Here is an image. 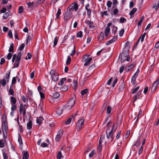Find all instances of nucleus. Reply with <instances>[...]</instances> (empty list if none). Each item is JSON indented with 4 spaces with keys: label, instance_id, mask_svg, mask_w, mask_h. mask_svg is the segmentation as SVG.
I'll list each match as a JSON object with an SVG mask.
<instances>
[{
    "label": "nucleus",
    "instance_id": "f257e3e1",
    "mask_svg": "<svg viewBox=\"0 0 159 159\" xmlns=\"http://www.w3.org/2000/svg\"><path fill=\"white\" fill-rule=\"evenodd\" d=\"M129 50L127 49H123L121 54V61L122 62H124L125 61H129L130 58L129 55Z\"/></svg>",
    "mask_w": 159,
    "mask_h": 159
},
{
    "label": "nucleus",
    "instance_id": "f03ea898",
    "mask_svg": "<svg viewBox=\"0 0 159 159\" xmlns=\"http://www.w3.org/2000/svg\"><path fill=\"white\" fill-rule=\"evenodd\" d=\"M75 98H72L64 106V110H69L73 106L75 103Z\"/></svg>",
    "mask_w": 159,
    "mask_h": 159
},
{
    "label": "nucleus",
    "instance_id": "7ed1b4c3",
    "mask_svg": "<svg viewBox=\"0 0 159 159\" xmlns=\"http://www.w3.org/2000/svg\"><path fill=\"white\" fill-rule=\"evenodd\" d=\"M50 74L52 78V80L56 82L58 79V74L55 70H52L50 71Z\"/></svg>",
    "mask_w": 159,
    "mask_h": 159
},
{
    "label": "nucleus",
    "instance_id": "20e7f679",
    "mask_svg": "<svg viewBox=\"0 0 159 159\" xmlns=\"http://www.w3.org/2000/svg\"><path fill=\"white\" fill-rule=\"evenodd\" d=\"M84 120L81 119L79 120L77 123L76 129L77 131H80L84 126Z\"/></svg>",
    "mask_w": 159,
    "mask_h": 159
},
{
    "label": "nucleus",
    "instance_id": "39448f33",
    "mask_svg": "<svg viewBox=\"0 0 159 159\" xmlns=\"http://www.w3.org/2000/svg\"><path fill=\"white\" fill-rule=\"evenodd\" d=\"M88 58L87 55H85L84 56L82 59V61H85L84 64V66H88L92 60L91 57Z\"/></svg>",
    "mask_w": 159,
    "mask_h": 159
},
{
    "label": "nucleus",
    "instance_id": "423d86ee",
    "mask_svg": "<svg viewBox=\"0 0 159 159\" xmlns=\"http://www.w3.org/2000/svg\"><path fill=\"white\" fill-rule=\"evenodd\" d=\"M72 17V14L70 11H67L65 13L64 16V19L65 21H67L70 19Z\"/></svg>",
    "mask_w": 159,
    "mask_h": 159
},
{
    "label": "nucleus",
    "instance_id": "0eeeda50",
    "mask_svg": "<svg viewBox=\"0 0 159 159\" xmlns=\"http://www.w3.org/2000/svg\"><path fill=\"white\" fill-rule=\"evenodd\" d=\"M112 25V23L110 22L108 23L107 25V26L105 29L104 31V34L105 36L107 37L110 34V27Z\"/></svg>",
    "mask_w": 159,
    "mask_h": 159
},
{
    "label": "nucleus",
    "instance_id": "6e6552de",
    "mask_svg": "<svg viewBox=\"0 0 159 159\" xmlns=\"http://www.w3.org/2000/svg\"><path fill=\"white\" fill-rule=\"evenodd\" d=\"M159 83V78L156 80L153 83V85L151 87V91L152 92H155L157 89V87Z\"/></svg>",
    "mask_w": 159,
    "mask_h": 159
},
{
    "label": "nucleus",
    "instance_id": "1a4fd4ad",
    "mask_svg": "<svg viewBox=\"0 0 159 159\" xmlns=\"http://www.w3.org/2000/svg\"><path fill=\"white\" fill-rule=\"evenodd\" d=\"M159 83V78L156 80L153 83V85L151 87V91L152 92H155L157 89V87Z\"/></svg>",
    "mask_w": 159,
    "mask_h": 159
},
{
    "label": "nucleus",
    "instance_id": "9d476101",
    "mask_svg": "<svg viewBox=\"0 0 159 159\" xmlns=\"http://www.w3.org/2000/svg\"><path fill=\"white\" fill-rule=\"evenodd\" d=\"M108 129H107L106 131V134L107 135V138L108 139H111V141H112L114 139V137L113 136V133L110 131L108 133Z\"/></svg>",
    "mask_w": 159,
    "mask_h": 159
},
{
    "label": "nucleus",
    "instance_id": "9b49d317",
    "mask_svg": "<svg viewBox=\"0 0 159 159\" xmlns=\"http://www.w3.org/2000/svg\"><path fill=\"white\" fill-rule=\"evenodd\" d=\"M63 130H60L58 131L55 138L56 141L58 142L59 141L63 135Z\"/></svg>",
    "mask_w": 159,
    "mask_h": 159
},
{
    "label": "nucleus",
    "instance_id": "f8f14e48",
    "mask_svg": "<svg viewBox=\"0 0 159 159\" xmlns=\"http://www.w3.org/2000/svg\"><path fill=\"white\" fill-rule=\"evenodd\" d=\"M78 5L77 3H73L70 6H69L68 9L71 11V10L74 9L75 11H76L78 9Z\"/></svg>",
    "mask_w": 159,
    "mask_h": 159
},
{
    "label": "nucleus",
    "instance_id": "ddd939ff",
    "mask_svg": "<svg viewBox=\"0 0 159 159\" xmlns=\"http://www.w3.org/2000/svg\"><path fill=\"white\" fill-rule=\"evenodd\" d=\"M86 23L87 24L90 28L93 29L95 27V26L94 25L93 22L89 20L85 21Z\"/></svg>",
    "mask_w": 159,
    "mask_h": 159
},
{
    "label": "nucleus",
    "instance_id": "4468645a",
    "mask_svg": "<svg viewBox=\"0 0 159 159\" xmlns=\"http://www.w3.org/2000/svg\"><path fill=\"white\" fill-rule=\"evenodd\" d=\"M28 107V106L26 104H24V105L23 104H20V106L19 107V112L20 114H21L23 111V110H24V108H27Z\"/></svg>",
    "mask_w": 159,
    "mask_h": 159
},
{
    "label": "nucleus",
    "instance_id": "2eb2a0df",
    "mask_svg": "<svg viewBox=\"0 0 159 159\" xmlns=\"http://www.w3.org/2000/svg\"><path fill=\"white\" fill-rule=\"evenodd\" d=\"M36 37L34 34L31 33L29 34L28 35L26 40H32V39H36Z\"/></svg>",
    "mask_w": 159,
    "mask_h": 159
},
{
    "label": "nucleus",
    "instance_id": "dca6fc26",
    "mask_svg": "<svg viewBox=\"0 0 159 159\" xmlns=\"http://www.w3.org/2000/svg\"><path fill=\"white\" fill-rule=\"evenodd\" d=\"M52 96L54 98H57L60 97V94L58 92L54 91V92L52 93Z\"/></svg>",
    "mask_w": 159,
    "mask_h": 159
},
{
    "label": "nucleus",
    "instance_id": "f3484780",
    "mask_svg": "<svg viewBox=\"0 0 159 159\" xmlns=\"http://www.w3.org/2000/svg\"><path fill=\"white\" fill-rule=\"evenodd\" d=\"M63 112V109L60 107H58L56 110V112L58 115H60Z\"/></svg>",
    "mask_w": 159,
    "mask_h": 159
},
{
    "label": "nucleus",
    "instance_id": "a211bd4d",
    "mask_svg": "<svg viewBox=\"0 0 159 159\" xmlns=\"http://www.w3.org/2000/svg\"><path fill=\"white\" fill-rule=\"evenodd\" d=\"M23 159H28L29 157V154L27 151L23 152H22Z\"/></svg>",
    "mask_w": 159,
    "mask_h": 159
},
{
    "label": "nucleus",
    "instance_id": "6ab92c4d",
    "mask_svg": "<svg viewBox=\"0 0 159 159\" xmlns=\"http://www.w3.org/2000/svg\"><path fill=\"white\" fill-rule=\"evenodd\" d=\"M43 117L40 116L39 118H37L36 120V122L37 124L40 125L42 123V121L43 120Z\"/></svg>",
    "mask_w": 159,
    "mask_h": 159
},
{
    "label": "nucleus",
    "instance_id": "aec40b11",
    "mask_svg": "<svg viewBox=\"0 0 159 159\" xmlns=\"http://www.w3.org/2000/svg\"><path fill=\"white\" fill-rule=\"evenodd\" d=\"M20 61V60L16 59L12 68H17L19 66Z\"/></svg>",
    "mask_w": 159,
    "mask_h": 159
},
{
    "label": "nucleus",
    "instance_id": "412c9836",
    "mask_svg": "<svg viewBox=\"0 0 159 159\" xmlns=\"http://www.w3.org/2000/svg\"><path fill=\"white\" fill-rule=\"evenodd\" d=\"M2 130L4 134V136H5V134L4 132H5L7 134V125H2Z\"/></svg>",
    "mask_w": 159,
    "mask_h": 159
},
{
    "label": "nucleus",
    "instance_id": "4be33fe9",
    "mask_svg": "<svg viewBox=\"0 0 159 159\" xmlns=\"http://www.w3.org/2000/svg\"><path fill=\"white\" fill-rule=\"evenodd\" d=\"M32 121L30 120L27 124V129H30L32 128Z\"/></svg>",
    "mask_w": 159,
    "mask_h": 159
},
{
    "label": "nucleus",
    "instance_id": "5701e85b",
    "mask_svg": "<svg viewBox=\"0 0 159 159\" xmlns=\"http://www.w3.org/2000/svg\"><path fill=\"white\" fill-rule=\"evenodd\" d=\"M141 91L139 92V91L138 93H137L135 95V96L134 97V99L133 102L136 101L137 99L138 98H139V97L140 95L141 94Z\"/></svg>",
    "mask_w": 159,
    "mask_h": 159
},
{
    "label": "nucleus",
    "instance_id": "b1692460",
    "mask_svg": "<svg viewBox=\"0 0 159 159\" xmlns=\"http://www.w3.org/2000/svg\"><path fill=\"white\" fill-rule=\"evenodd\" d=\"M10 98L11 100V105H12V104H15L16 103V98L15 97L12 96Z\"/></svg>",
    "mask_w": 159,
    "mask_h": 159
},
{
    "label": "nucleus",
    "instance_id": "393cba45",
    "mask_svg": "<svg viewBox=\"0 0 159 159\" xmlns=\"http://www.w3.org/2000/svg\"><path fill=\"white\" fill-rule=\"evenodd\" d=\"M129 44V41H127L125 43V48L123 49H127L128 50H129L130 48Z\"/></svg>",
    "mask_w": 159,
    "mask_h": 159
},
{
    "label": "nucleus",
    "instance_id": "a878e982",
    "mask_svg": "<svg viewBox=\"0 0 159 159\" xmlns=\"http://www.w3.org/2000/svg\"><path fill=\"white\" fill-rule=\"evenodd\" d=\"M13 86L11 85L10 87V89L9 90V93L11 95L13 96L14 95V91L13 90Z\"/></svg>",
    "mask_w": 159,
    "mask_h": 159
},
{
    "label": "nucleus",
    "instance_id": "bb28decb",
    "mask_svg": "<svg viewBox=\"0 0 159 159\" xmlns=\"http://www.w3.org/2000/svg\"><path fill=\"white\" fill-rule=\"evenodd\" d=\"M57 159H61V158H63V156H62L61 152V151H59L57 155Z\"/></svg>",
    "mask_w": 159,
    "mask_h": 159
},
{
    "label": "nucleus",
    "instance_id": "cd10ccee",
    "mask_svg": "<svg viewBox=\"0 0 159 159\" xmlns=\"http://www.w3.org/2000/svg\"><path fill=\"white\" fill-rule=\"evenodd\" d=\"M89 89H86L81 91V94L82 96H83L85 94H86L88 92Z\"/></svg>",
    "mask_w": 159,
    "mask_h": 159
},
{
    "label": "nucleus",
    "instance_id": "c85d7f7f",
    "mask_svg": "<svg viewBox=\"0 0 159 159\" xmlns=\"http://www.w3.org/2000/svg\"><path fill=\"white\" fill-rule=\"evenodd\" d=\"M68 89V87L65 85H64L62 86L61 88V89L62 91H66Z\"/></svg>",
    "mask_w": 159,
    "mask_h": 159
},
{
    "label": "nucleus",
    "instance_id": "c756f323",
    "mask_svg": "<svg viewBox=\"0 0 159 159\" xmlns=\"http://www.w3.org/2000/svg\"><path fill=\"white\" fill-rule=\"evenodd\" d=\"M137 9L136 8H134L129 13V15L130 16H132L137 11Z\"/></svg>",
    "mask_w": 159,
    "mask_h": 159
},
{
    "label": "nucleus",
    "instance_id": "7c9ffc66",
    "mask_svg": "<svg viewBox=\"0 0 159 159\" xmlns=\"http://www.w3.org/2000/svg\"><path fill=\"white\" fill-rule=\"evenodd\" d=\"M10 71H9L8 73H7L6 74V76L4 77V79L5 80H7V82H8L9 81V79L10 77Z\"/></svg>",
    "mask_w": 159,
    "mask_h": 159
},
{
    "label": "nucleus",
    "instance_id": "2f4dec72",
    "mask_svg": "<svg viewBox=\"0 0 159 159\" xmlns=\"http://www.w3.org/2000/svg\"><path fill=\"white\" fill-rule=\"evenodd\" d=\"M0 83L2 84V86L4 87L7 84L6 80L5 79H2L0 81Z\"/></svg>",
    "mask_w": 159,
    "mask_h": 159
},
{
    "label": "nucleus",
    "instance_id": "473e14b6",
    "mask_svg": "<svg viewBox=\"0 0 159 159\" xmlns=\"http://www.w3.org/2000/svg\"><path fill=\"white\" fill-rule=\"evenodd\" d=\"M102 143H99L98 144V152L99 153H101V152L102 151Z\"/></svg>",
    "mask_w": 159,
    "mask_h": 159
},
{
    "label": "nucleus",
    "instance_id": "72a5a7b5",
    "mask_svg": "<svg viewBox=\"0 0 159 159\" xmlns=\"http://www.w3.org/2000/svg\"><path fill=\"white\" fill-rule=\"evenodd\" d=\"M61 14V10L60 9H58L57 13L56 14V18L57 19H59V16Z\"/></svg>",
    "mask_w": 159,
    "mask_h": 159
},
{
    "label": "nucleus",
    "instance_id": "f704fd0d",
    "mask_svg": "<svg viewBox=\"0 0 159 159\" xmlns=\"http://www.w3.org/2000/svg\"><path fill=\"white\" fill-rule=\"evenodd\" d=\"M71 61V58L70 56H68L67 57L66 62V64L67 65H68L70 64V61Z\"/></svg>",
    "mask_w": 159,
    "mask_h": 159
},
{
    "label": "nucleus",
    "instance_id": "c9c22d12",
    "mask_svg": "<svg viewBox=\"0 0 159 159\" xmlns=\"http://www.w3.org/2000/svg\"><path fill=\"white\" fill-rule=\"evenodd\" d=\"M76 36L78 38H81L83 36V32L81 31H80L77 33Z\"/></svg>",
    "mask_w": 159,
    "mask_h": 159
},
{
    "label": "nucleus",
    "instance_id": "e433bc0d",
    "mask_svg": "<svg viewBox=\"0 0 159 159\" xmlns=\"http://www.w3.org/2000/svg\"><path fill=\"white\" fill-rule=\"evenodd\" d=\"M66 78H63L61 79V80L58 83L59 85H62L64 83V81H66Z\"/></svg>",
    "mask_w": 159,
    "mask_h": 159
},
{
    "label": "nucleus",
    "instance_id": "4c0bfd02",
    "mask_svg": "<svg viewBox=\"0 0 159 159\" xmlns=\"http://www.w3.org/2000/svg\"><path fill=\"white\" fill-rule=\"evenodd\" d=\"M23 11V7L22 6H20L19 7L18 11V13L19 14L22 13Z\"/></svg>",
    "mask_w": 159,
    "mask_h": 159
},
{
    "label": "nucleus",
    "instance_id": "58836bf2",
    "mask_svg": "<svg viewBox=\"0 0 159 159\" xmlns=\"http://www.w3.org/2000/svg\"><path fill=\"white\" fill-rule=\"evenodd\" d=\"M14 51V44L11 43V44L9 50V52H13Z\"/></svg>",
    "mask_w": 159,
    "mask_h": 159
},
{
    "label": "nucleus",
    "instance_id": "ea45409f",
    "mask_svg": "<svg viewBox=\"0 0 159 159\" xmlns=\"http://www.w3.org/2000/svg\"><path fill=\"white\" fill-rule=\"evenodd\" d=\"M141 141V139L140 138H138L135 144L134 145V146H136V147L139 146L140 145V143Z\"/></svg>",
    "mask_w": 159,
    "mask_h": 159
},
{
    "label": "nucleus",
    "instance_id": "a19ab883",
    "mask_svg": "<svg viewBox=\"0 0 159 159\" xmlns=\"http://www.w3.org/2000/svg\"><path fill=\"white\" fill-rule=\"evenodd\" d=\"M18 141V142H19L20 144H22L23 142L22 141L21 137L20 134H19Z\"/></svg>",
    "mask_w": 159,
    "mask_h": 159
},
{
    "label": "nucleus",
    "instance_id": "79ce46f5",
    "mask_svg": "<svg viewBox=\"0 0 159 159\" xmlns=\"http://www.w3.org/2000/svg\"><path fill=\"white\" fill-rule=\"evenodd\" d=\"M75 45H74V49L72 51V52L71 53H70V55L71 56H73L75 53Z\"/></svg>",
    "mask_w": 159,
    "mask_h": 159
},
{
    "label": "nucleus",
    "instance_id": "37998d69",
    "mask_svg": "<svg viewBox=\"0 0 159 159\" xmlns=\"http://www.w3.org/2000/svg\"><path fill=\"white\" fill-rule=\"evenodd\" d=\"M117 28L116 27L112 25V30L113 31V33L115 34L117 31Z\"/></svg>",
    "mask_w": 159,
    "mask_h": 159
},
{
    "label": "nucleus",
    "instance_id": "c03bdc74",
    "mask_svg": "<svg viewBox=\"0 0 159 159\" xmlns=\"http://www.w3.org/2000/svg\"><path fill=\"white\" fill-rule=\"evenodd\" d=\"M21 54H22L21 52H18L17 56L16 58V59L20 60Z\"/></svg>",
    "mask_w": 159,
    "mask_h": 159
},
{
    "label": "nucleus",
    "instance_id": "a18cd8bd",
    "mask_svg": "<svg viewBox=\"0 0 159 159\" xmlns=\"http://www.w3.org/2000/svg\"><path fill=\"white\" fill-rule=\"evenodd\" d=\"M159 1L158 2L157 5H154L152 7L153 8H155V11H157V9H158V8H159Z\"/></svg>",
    "mask_w": 159,
    "mask_h": 159
},
{
    "label": "nucleus",
    "instance_id": "49530a36",
    "mask_svg": "<svg viewBox=\"0 0 159 159\" xmlns=\"http://www.w3.org/2000/svg\"><path fill=\"white\" fill-rule=\"evenodd\" d=\"M32 57V55L30 53L28 52L27 54V56L25 58V60H27L28 59H30Z\"/></svg>",
    "mask_w": 159,
    "mask_h": 159
},
{
    "label": "nucleus",
    "instance_id": "de8ad7c7",
    "mask_svg": "<svg viewBox=\"0 0 159 159\" xmlns=\"http://www.w3.org/2000/svg\"><path fill=\"white\" fill-rule=\"evenodd\" d=\"M118 80V78L116 77L115 78V80L113 81V83L112 84V86L113 87H114L115 86V84L116 83Z\"/></svg>",
    "mask_w": 159,
    "mask_h": 159
},
{
    "label": "nucleus",
    "instance_id": "09e8293b",
    "mask_svg": "<svg viewBox=\"0 0 159 159\" xmlns=\"http://www.w3.org/2000/svg\"><path fill=\"white\" fill-rule=\"evenodd\" d=\"M9 16V14L8 13V12H6L4 14L3 16V18L4 19H6Z\"/></svg>",
    "mask_w": 159,
    "mask_h": 159
},
{
    "label": "nucleus",
    "instance_id": "8fccbe9b",
    "mask_svg": "<svg viewBox=\"0 0 159 159\" xmlns=\"http://www.w3.org/2000/svg\"><path fill=\"white\" fill-rule=\"evenodd\" d=\"M118 2L117 0H114L113 2V7H112L115 8L116 7V5L117 4Z\"/></svg>",
    "mask_w": 159,
    "mask_h": 159
},
{
    "label": "nucleus",
    "instance_id": "3c124183",
    "mask_svg": "<svg viewBox=\"0 0 159 159\" xmlns=\"http://www.w3.org/2000/svg\"><path fill=\"white\" fill-rule=\"evenodd\" d=\"M111 107L109 106L107 107V114H109L111 113Z\"/></svg>",
    "mask_w": 159,
    "mask_h": 159
},
{
    "label": "nucleus",
    "instance_id": "603ef678",
    "mask_svg": "<svg viewBox=\"0 0 159 159\" xmlns=\"http://www.w3.org/2000/svg\"><path fill=\"white\" fill-rule=\"evenodd\" d=\"M139 87H140L139 86H138L135 89H133V91L132 92V94L135 93L139 89Z\"/></svg>",
    "mask_w": 159,
    "mask_h": 159
},
{
    "label": "nucleus",
    "instance_id": "864d4df0",
    "mask_svg": "<svg viewBox=\"0 0 159 159\" xmlns=\"http://www.w3.org/2000/svg\"><path fill=\"white\" fill-rule=\"evenodd\" d=\"M87 11V14L88 16H90L91 14V10L89 9H86Z\"/></svg>",
    "mask_w": 159,
    "mask_h": 159
},
{
    "label": "nucleus",
    "instance_id": "5fc2aeb1",
    "mask_svg": "<svg viewBox=\"0 0 159 159\" xmlns=\"http://www.w3.org/2000/svg\"><path fill=\"white\" fill-rule=\"evenodd\" d=\"M146 35V33H144L143 34H142L138 40H143Z\"/></svg>",
    "mask_w": 159,
    "mask_h": 159
},
{
    "label": "nucleus",
    "instance_id": "6e6d98bb",
    "mask_svg": "<svg viewBox=\"0 0 159 159\" xmlns=\"http://www.w3.org/2000/svg\"><path fill=\"white\" fill-rule=\"evenodd\" d=\"M25 46V44L24 43H22L20 46L19 48V50L20 51H22L24 48Z\"/></svg>",
    "mask_w": 159,
    "mask_h": 159
},
{
    "label": "nucleus",
    "instance_id": "4d7b16f0",
    "mask_svg": "<svg viewBox=\"0 0 159 159\" xmlns=\"http://www.w3.org/2000/svg\"><path fill=\"white\" fill-rule=\"evenodd\" d=\"M72 120V119L71 118H70L68 119L65 122V123L66 125H68L71 122Z\"/></svg>",
    "mask_w": 159,
    "mask_h": 159
},
{
    "label": "nucleus",
    "instance_id": "13d9d810",
    "mask_svg": "<svg viewBox=\"0 0 159 159\" xmlns=\"http://www.w3.org/2000/svg\"><path fill=\"white\" fill-rule=\"evenodd\" d=\"M11 107V110L12 111L15 110L16 109L17 106L15 104H12Z\"/></svg>",
    "mask_w": 159,
    "mask_h": 159
},
{
    "label": "nucleus",
    "instance_id": "bf43d9fd",
    "mask_svg": "<svg viewBox=\"0 0 159 159\" xmlns=\"http://www.w3.org/2000/svg\"><path fill=\"white\" fill-rule=\"evenodd\" d=\"M17 76H16V77H14L13 78L12 80V82H11V84L12 85L14 84H16V78H17Z\"/></svg>",
    "mask_w": 159,
    "mask_h": 159
},
{
    "label": "nucleus",
    "instance_id": "052dcab7",
    "mask_svg": "<svg viewBox=\"0 0 159 159\" xmlns=\"http://www.w3.org/2000/svg\"><path fill=\"white\" fill-rule=\"evenodd\" d=\"M112 3L111 1H108L107 4V6L108 8H110L111 7Z\"/></svg>",
    "mask_w": 159,
    "mask_h": 159
},
{
    "label": "nucleus",
    "instance_id": "680f3d73",
    "mask_svg": "<svg viewBox=\"0 0 159 159\" xmlns=\"http://www.w3.org/2000/svg\"><path fill=\"white\" fill-rule=\"evenodd\" d=\"M126 21V19L123 17H121L120 19V21L121 23H123Z\"/></svg>",
    "mask_w": 159,
    "mask_h": 159
},
{
    "label": "nucleus",
    "instance_id": "e2e57ef3",
    "mask_svg": "<svg viewBox=\"0 0 159 159\" xmlns=\"http://www.w3.org/2000/svg\"><path fill=\"white\" fill-rule=\"evenodd\" d=\"M45 0H37V4L40 5L43 3Z\"/></svg>",
    "mask_w": 159,
    "mask_h": 159
},
{
    "label": "nucleus",
    "instance_id": "0e129e2a",
    "mask_svg": "<svg viewBox=\"0 0 159 159\" xmlns=\"http://www.w3.org/2000/svg\"><path fill=\"white\" fill-rule=\"evenodd\" d=\"M4 146V143L3 141L0 139V148H2Z\"/></svg>",
    "mask_w": 159,
    "mask_h": 159
},
{
    "label": "nucleus",
    "instance_id": "69168bd1",
    "mask_svg": "<svg viewBox=\"0 0 159 159\" xmlns=\"http://www.w3.org/2000/svg\"><path fill=\"white\" fill-rule=\"evenodd\" d=\"M8 35L9 37L10 38L12 37V34L11 30H9L8 32Z\"/></svg>",
    "mask_w": 159,
    "mask_h": 159
},
{
    "label": "nucleus",
    "instance_id": "338daca9",
    "mask_svg": "<svg viewBox=\"0 0 159 159\" xmlns=\"http://www.w3.org/2000/svg\"><path fill=\"white\" fill-rule=\"evenodd\" d=\"M48 146V144L45 143H43L41 144V146L43 148L47 147Z\"/></svg>",
    "mask_w": 159,
    "mask_h": 159
},
{
    "label": "nucleus",
    "instance_id": "774afa93",
    "mask_svg": "<svg viewBox=\"0 0 159 159\" xmlns=\"http://www.w3.org/2000/svg\"><path fill=\"white\" fill-rule=\"evenodd\" d=\"M3 159H8V156L7 154L5 152L3 153Z\"/></svg>",
    "mask_w": 159,
    "mask_h": 159
}]
</instances>
